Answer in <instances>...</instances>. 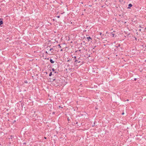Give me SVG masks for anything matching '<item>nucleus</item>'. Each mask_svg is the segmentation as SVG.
Masks as SVG:
<instances>
[{
  "mask_svg": "<svg viewBox=\"0 0 146 146\" xmlns=\"http://www.w3.org/2000/svg\"><path fill=\"white\" fill-rule=\"evenodd\" d=\"M25 82L26 83H27V82Z\"/></svg>",
  "mask_w": 146,
  "mask_h": 146,
  "instance_id": "43",
  "label": "nucleus"
},
{
  "mask_svg": "<svg viewBox=\"0 0 146 146\" xmlns=\"http://www.w3.org/2000/svg\"><path fill=\"white\" fill-rule=\"evenodd\" d=\"M57 17L58 18H60V16L59 15V16H57Z\"/></svg>",
  "mask_w": 146,
  "mask_h": 146,
  "instance_id": "18",
  "label": "nucleus"
},
{
  "mask_svg": "<svg viewBox=\"0 0 146 146\" xmlns=\"http://www.w3.org/2000/svg\"><path fill=\"white\" fill-rule=\"evenodd\" d=\"M81 3H82V4H83V3H82V2H81Z\"/></svg>",
  "mask_w": 146,
  "mask_h": 146,
  "instance_id": "45",
  "label": "nucleus"
},
{
  "mask_svg": "<svg viewBox=\"0 0 146 146\" xmlns=\"http://www.w3.org/2000/svg\"><path fill=\"white\" fill-rule=\"evenodd\" d=\"M120 44H119L117 46H115V47H116L117 48V47H120Z\"/></svg>",
  "mask_w": 146,
  "mask_h": 146,
  "instance_id": "11",
  "label": "nucleus"
},
{
  "mask_svg": "<svg viewBox=\"0 0 146 146\" xmlns=\"http://www.w3.org/2000/svg\"><path fill=\"white\" fill-rule=\"evenodd\" d=\"M124 114V113L123 112V113H122V115H123Z\"/></svg>",
  "mask_w": 146,
  "mask_h": 146,
  "instance_id": "28",
  "label": "nucleus"
},
{
  "mask_svg": "<svg viewBox=\"0 0 146 146\" xmlns=\"http://www.w3.org/2000/svg\"><path fill=\"white\" fill-rule=\"evenodd\" d=\"M45 59H47V60H49V58H45Z\"/></svg>",
  "mask_w": 146,
  "mask_h": 146,
  "instance_id": "20",
  "label": "nucleus"
},
{
  "mask_svg": "<svg viewBox=\"0 0 146 146\" xmlns=\"http://www.w3.org/2000/svg\"><path fill=\"white\" fill-rule=\"evenodd\" d=\"M69 64H68V66H69Z\"/></svg>",
  "mask_w": 146,
  "mask_h": 146,
  "instance_id": "42",
  "label": "nucleus"
},
{
  "mask_svg": "<svg viewBox=\"0 0 146 146\" xmlns=\"http://www.w3.org/2000/svg\"><path fill=\"white\" fill-rule=\"evenodd\" d=\"M60 51H62V49H61L60 50Z\"/></svg>",
  "mask_w": 146,
  "mask_h": 146,
  "instance_id": "36",
  "label": "nucleus"
},
{
  "mask_svg": "<svg viewBox=\"0 0 146 146\" xmlns=\"http://www.w3.org/2000/svg\"><path fill=\"white\" fill-rule=\"evenodd\" d=\"M136 79H137L136 78H135V79H134V80H136Z\"/></svg>",
  "mask_w": 146,
  "mask_h": 146,
  "instance_id": "35",
  "label": "nucleus"
},
{
  "mask_svg": "<svg viewBox=\"0 0 146 146\" xmlns=\"http://www.w3.org/2000/svg\"><path fill=\"white\" fill-rule=\"evenodd\" d=\"M1 9L0 8V11H1Z\"/></svg>",
  "mask_w": 146,
  "mask_h": 146,
  "instance_id": "46",
  "label": "nucleus"
},
{
  "mask_svg": "<svg viewBox=\"0 0 146 146\" xmlns=\"http://www.w3.org/2000/svg\"><path fill=\"white\" fill-rule=\"evenodd\" d=\"M54 113H55V112H52V114H54Z\"/></svg>",
  "mask_w": 146,
  "mask_h": 146,
  "instance_id": "25",
  "label": "nucleus"
},
{
  "mask_svg": "<svg viewBox=\"0 0 146 146\" xmlns=\"http://www.w3.org/2000/svg\"><path fill=\"white\" fill-rule=\"evenodd\" d=\"M52 71L53 72H54V71H55V69H54V68H52Z\"/></svg>",
  "mask_w": 146,
  "mask_h": 146,
  "instance_id": "13",
  "label": "nucleus"
},
{
  "mask_svg": "<svg viewBox=\"0 0 146 146\" xmlns=\"http://www.w3.org/2000/svg\"><path fill=\"white\" fill-rule=\"evenodd\" d=\"M133 5H132L130 3L128 5V7H127V9H130L131 8V7Z\"/></svg>",
  "mask_w": 146,
  "mask_h": 146,
  "instance_id": "2",
  "label": "nucleus"
},
{
  "mask_svg": "<svg viewBox=\"0 0 146 146\" xmlns=\"http://www.w3.org/2000/svg\"><path fill=\"white\" fill-rule=\"evenodd\" d=\"M75 124H78V122H76V123H75Z\"/></svg>",
  "mask_w": 146,
  "mask_h": 146,
  "instance_id": "33",
  "label": "nucleus"
},
{
  "mask_svg": "<svg viewBox=\"0 0 146 146\" xmlns=\"http://www.w3.org/2000/svg\"><path fill=\"white\" fill-rule=\"evenodd\" d=\"M49 50L50 51H51L52 52H53V51L54 50V49L53 48H51Z\"/></svg>",
  "mask_w": 146,
  "mask_h": 146,
  "instance_id": "9",
  "label": "nucleus"
},
{
  "mask_svg": "<svg viewBox=\"0 0 146 146\" xmlns=\"http://www.w3.org/2000/svg\"><path fill=\"white\" fill-rule=\"evenodd\" d=\"M61 107V106H59V108H60Z\"/></svg>",
  "mask_w": 146,
  "mask_h": 146,
  "instance_id": "32",
  "label": "nucleus"
},
{
  "mask_svg": "<svg viewBox=\"0 0 146 146\" xmlns=\"http://www.w3.org/2000/svg\"><path fill=\"white\" fill-rule=\"evenodd\" d=\"M15 122V120L14 121H13V123H14Z\"/></svg>",
  "mask_w": 146,
  "mask_h": 146,
  "instance_id": "31",
  "label": "nucleus"
},
{
  "mask_svg": "<svg viewBox=\"0 0 146 146\" xmlns=\"http://www.w3.org/2000/svg\"><path fill=\"white\" fill-rule=\"evenodd\" d=\"M86 38L87 39V40H88V41L89 40V39H91V40L92 39V38L90 36H89L88 37H87Z\"/></svg>",
  "mask_w": 146,
  "mask_h": 146,
  "instance_id": "8",
  "label": "nucleus"
},
{
  "mask_svg": "<svg viewBox=\"0 0 146 146\" xmlns=\"http://www.w3.org/2000/svg\"><path fill=\"white\" fill-rule=\"evenodd\" d=\"M14 136L13 135H11L10 136H9V139H12L14 138Z\"/></svg>",
  "mask_w": 146,
  "mask_h": 146,
  "instance_id": "3",
  "label": "nucleus"
},
{
  "mask_svg": "<svg viewBox=\"0 0 146 146\" xmlns=\"http://www.w3.org/2000/svg\"><path fill=\"white\" fill-rule=\"evenodd\" d=\"M53 72L55 74H56V73L58 74V72H56V71L54 72Z\"/></svg>",
  "mask_w": 146,
  "mask_h": 146,
  "instance_id": "16",
  "label": "nucleus"
},
{
  "mask_svg": "<svg viewBox=\"0 0 146 146\" xmlns=\"http://www.w3.org/2000/svg\"><path fill=\"white\" fill-rule=\"evenodd\" d=\"M74 58H76V56H74Z\"/></svg>",
  "mask_w": 146,
  "mask_h": 146,
  "instance_id": "27",
  "label": "nucleus"
},
{
  "mask_svg": "<svg viewBox=\"0 0 146 146\" xmlns=\"http://www.w3.org/2000/svg\"><path fill=\"white\" fill-rule=\"evenodd\" d=\"M86 10L85 9H84V11H85Z\"/></svg>",
  "mask_w": 146,
  "mask_h": 146,
  "instance_id": "41",
  "label": "nucleus"
},
{
  "mask_svg": "<svg viewBox=\"0 0 146 146\" xmlns=\"http://www.w3.org/2000/svg\"><path fill=\"white\" fill-rule=\"evenodd\" d=\"M95 126V124H94L92 125V127L94 126Z\"/></svg>",
  "mask_w": 146,
  "mask_h": 146,
  "instance_id": "19",
  "label": "nucleus"
},
{
  "mask_svg": "<svg viewBox=\"0 0 146 146\" xmlns=\"http://www.w3.org/2000/svg\"><path fill=\"white\" fill-rule=\"evenodd\" d=\"M55 80H56V83H58V80H56V79H55V78H54V79H52V81H51H51L53 82V81H55Z\"/></svg>",
  "mask_w": 146,
  "mask_h": 146,
  "instance_id": "5",
  "label": "nucleus"
},
{
  "mask_svg": "<svg viewBox=\"0 0 146 146\" xmlns=\"http://www.w3.org/2000/svg\"><path fill=\"white\" fill-rule=\"evenodd\" d=\"M70 60L69 59V60H68L67 61V62H69L70 61Z\"/></svg>",
  "mask_w": 146,
  "mask_h": 146,
  "instance_id": "23",
  "label": "nucleus"
},
{
  "mask_svg": "<svg viewBox=\"0 0 146 146\" xmlns=\"http://www.w3.org/2000/svg\"><path fill=\"white\" fill-rule=\"evenodd\" d=\"M112 37H114L115 35H114V34H112Z\"/></svg>",
  "mask_w": 146,
  "mask_h": 146,
  "instance_id": "17",
  "label": "nucleus"
},
{
  "mask_svg": "<svg viewBox=\"0 0 146 146\" xmlns=\"http://www.w3.org/2000/svg\"><path fill=\"white\" fill-rule=\"evenodd\" d=\"M127 36L128 37H131L132 36V35H131L130 33H129L127 34Z\"/></svg>",
  "mask_w": 146,
  "mask_h": 146,
  "instance_id": "4",
  "label": "nucleus"
},
{
  "mask_svg": "<svg viewBox=\"0 0 146 146\" xmlns=\"http://www.w3.org/2000/svg\"><path fill=\"white\" fill-rule=\"evenodd\" d=\"M80 50H79V51H80Z\"/></svg>",
  "mask_w": 146,
  "mask_h": 146,
  "instance_id": "44",
  "label": "nucleus"
},
{
  "mask_svg": "<svg viewBox=\"0 0 146 146\" xmlns=\"http://www.w3.org/2000/svg\"><path fill=\"white\" fill-rule=\"evenodd\" d=\"M126 23V22H124V23L125 24V23Z\"/></svg>",
  "mask_w": 146,
  "mask_h": 146,
  "instance_id": "34",
  "label": "nucleus"
},
{
  "mask_svg": "<svg viewBox=\"0 0 146 146\" xmlns=\"http://www.w3.org/2000/svg\"><path fill=\"white\" fill-rule=\"evenodd\" d=\"M89 6L91 7V6H92V5H89Z\"/></svg>",
  "mask_w": 146,
  "mask_h": 146,
  "instance_id": "37",
  "label": "nucleus"
},
{
  "mask_svg": "<svg viewBox=\"0 0 146 146\" xmlns=\"http://www.w3.org/2000/svg\"><path fill=\"white\" fill-rule=\"evenodd\" d=\"M100 35L102 36V35H104V34H102V33H101V32H100Z\"/></svg>",
  "mask_w": 146,
  "mask_h": 146,
  "instance_id": "12",
  "label": "nucleus"
},
{
  "mask_svg": "<svg viewBox=\"0 0 146 146\" xmlns=\"http://www.w3.org/2000/svg\"><path fill=\"white\" fill-rule=\"evenodd\" d=\"M3 19L1 18H0V25H1L3 24Z\"/></svg>",
  "mask_w": 146,
  "mask_h": 146,
  "instance_id": "1",
  "label": "nucleus"
},
{
  "mask_svg": "<svg viewBox=\"0 0 146 146\" xmlns=\"http://www.w3.org/2000/svg\"><path fill=\"white\" fill-rule=\"evenodd\" d=\"M53 21H54V19H53Z\"/></svg>",
  "mask_w": 146,
  "mask_h": 146,
  "instance_id": "47",
  "label": "nucleus"
},
{
  "mask_svg": "<svg viewBox=\"0 0 146 146\" xmlns=\"http://www.w3.org/2000/svg\"><path fill=\"white\" fill-rule=\"evenodd\" d=\"M26 144V143H23V145Z\"/></svg>",
  "mask_w": 146,
  "mask_h": 146,
  "instance_id": "21",
  "label": "nucleus"
},
{
  "mask_svg": "<svg viewBox=\"0 0 146 146\" xmlns=\"http://www.w3.org/2000/svg\"><path fill=\"white\" fill-rule=\"evenodd\" d=\"M94 124H95V121H94Z\"/></svg>",
  "mask_w": 146,
  "mask_h": 146,
  "instance_id": "40",
  "label": "nucleus"
},
{
  "mask_svg": "<svg viewBox=\"0 0 146 146\" xmlns=\"http://www.w3.org/2000/svg\"><path fill=\"white\" fill-rule=\"evenodd\" d=\"M52 75V72H50V74H49V76H51V75Z\"/></svg>",
  "mask_w": 146,
  "mask_h": 146,
  "instance_id": "10",
  "label": "nucleus"
},
{
  "mask_svg": "<svg viewBox=\"0 0 146 146\" xmlns=\"http://www.w3.org/2000/svg\"><path fill=\"white\" fill-rule=\"evenodd\" d=\"M54 74V73H53V74H52V75H53Z\"/></svg>",
  "mask_w": 146,
  "mask_h": 146,
  "instance_id": "48",
  "label": "nucleus"
},
{
  "mask_svg": "<svg viewBox=\"0 0 146 146\" xmlns=\"http://www.w3.org/2000/svg\"><path fill=\"white\" fill-rule=\"evenodd\" d=\"M50 62L51 63H54V61L52 59H50Z\"/></svg>",
  "mask_w": 146,
  "mask_h": 146,
  "instance_id": "7",
  "label": "nucleus"
},
{
  "mask_svg": "<svg viewBox=\"0 0 146 146\" xmlns=\"http://www.w3.org/2000/svg\"><path fill=\"white\" fill-rule=\"evenodd\" d=\"M135 40H137V38L136 37H135Z\"/></svg>",
  "mask_w": 146,
  "mask_h": 146,
  "instance_id": "24",
  "label": "nucleus"
},
{
  "mask_svg": "<svg viewBox=\"0 0 146 146\" xmlns=\"http://www.w3.org/2000/svg\"><path fill=\"white\" fill-rule=\"evenodd\" d=\"M139 31H141V29H140L139 30Z\"/></svg>",
  "mask_w": 146,
  "mask_h": 146,
  "instance_id": "39",
  "label": "nucleus"
},
{
  "mask_svg": "<svg viewBox=\"0 0 146 146\" xmlns=\"http://www.w3.org/2000/svg\"><path fill=\"white\" fill-rule=\"evenodd\" d=\"M24 105V104H23V103H21V106H22V107H23V105Z\"/></svg>",
  "mask_w": 146,
  "mask_h": 146,
  "instance_id": "14",
  "label": "nucleus"
},
{
  "mask_svg": "<svg viewBox=\"0 0 146 146\" xmlns=\"http://www.w3.org/2000/svg\"><path fill=\"white\" fill-rule=\"evenodd\" d=\"M58 46L59 47V48H61V46H60V44H59L58 45Z\"/></svg>",
  "mask_w": 146,
  "mask_h": 146,
  "instance_id": "15",
  "label": "nucleus"
},
{
  "mask_svg": "<svg viewBox=\"0 0 146 146\" xmlns=\"http://www.w3.org/2000/svg\"><path fill=\"white\" fill-rule=\"evenodd\" d=\"M44 138H45V139H46V137H44Z\"/></svg>",
  "mask_w": 146,
  "mask_h": 146,
  "instance_id": "38",
  "label": "nucleus"
},
{
  "mask_svg": "<svg viewBox=\"0 0 146 146\" xmlns=\"http://www.w3.org/2000/svg\"><path fill=\"white\" fill-rule=\"evenodd\" d=\"M96 47V46H94V48H93V49H94V48Z\"/></svg>",
  "mask_w": 146,
  "mask_h": 146,
  "instance_id": "22",
  "label": "nucleus"
},
{
  "mask_svg": "<svg viewBox=\"0 0 146 146\" xmlns=\"http://www.w3.org/2000/svg\"><path fill=\"white\" fill-rule=\"evenodd\" d=\"M68 121H70V119H69L68 118Z\"/></svg>",
  "mask_w": 146,
  "mask_h": 146,
  "instance_id": "26",
  "label": "nucleus"
},
{
  "mask_svg": "<svg viewBox=\"0 0 146 146\" xmlns=\"http://www.w3.org/2000/svg\"><path fill=\"white\" fill-rule=\"evenodd\" d=\"M126 101H129V99H127Z\"/></svg>",
  "mask_w": 146,
  "mask_h": 146,
  "instance_id": "30",
  "label": "nucleus"
},
{
  "mask_svg": "<svg viewBox=\"0 0 146 146\" xmlns=\"http://www.w3.org/2000/svg\"><path fill=\"white\" fill-rule=\"evenodd\" d=\"M145 29H146V27H145Z\"/></svg>",
  "mask_w": 146,
  "mask_h": 146,
  "instance_id": "50",
  "label": "nucleus"
},
{
  "mask_svg": "<svg viewBox=\"0 0 146 146\" xmlns=\"http://www.w3.org/2000/svg\"><path fill=\"white\" fill-rule=\"evenodd\" d=\"M115 50H116L115 49Z\"/></svg>",
  "mask_w": 146,
  "mask_h": 146,
  "instance_id": "49",
  "label": "nucleus"
},
{
  "mask_svg": "<svg viewBox=\"0 0 146 146\" xmlns=\"http://www.w3.org/2000/svg\"><path fill=\"white\" fill-rule=\"evenodd\" d=\"M45 53H46V54H48L47 52V51L45 52Z\"/></svg>",
  "mask_w": 146,
  "mask_h": 146,
  "instance_id": "29",
  "label": "nucleus"
},
{
  "mask_svg": "<svg viewBox=\"0 0 146 146\" xmlns=\"http://www.w3.org/2000/svg\"><path fill=\"white\" fill-rule=\"evenodd\" d=\"M74 62H76V64L77 63V62L78 63H80V61H79L77 59H75V60H74Z\"/></svg>",
  "mask_w": 146,
  "mask_h": 146,
  "instance_id": "6",
  "label": "nucleus"
}]
</instances>
